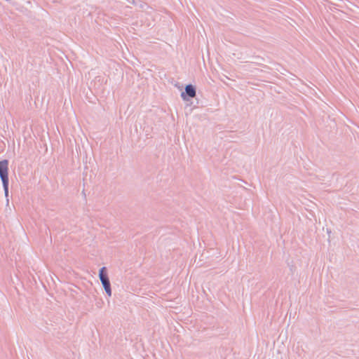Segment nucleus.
Wrapping results in <instances>:
<instances>
[{
	"label": "nucleus",
	"instance_id": "obj_1",
	"mask_svg": "<svg viewBox=\"0 0 359 359\" xmlns=\"http://www.w3.org/2000/svg\"><path fill=\"white\" fill-rule=\"evenodd\" d=\"M8 163L9 161L7 159L0 161V178L2 182L3 189L6 196H8L9 189Z\"/></svg>",
	"mask_w": 359,
	"mask_h": 359
},
{
	"label": "nucleus",
	"instance_id": "obj_2",
	"mask_svg": "<svg viewBox=\"0 0 359 359\" xmlns=\"http://www.w3.org/2000/svg\"><path fill=\"white\" fill-rule=\"evenodd\" d=\"M196 95V88L192 84H187L185 86L184 91L181 93V97L183 100L189 101Z\"/></svg>",
	"mask_w": 359,
	"mask_h": 359
},
{
	"label": "nucleus",
	"instance_id": "obj_3",
	"mask_svg": "<svg viewBox=\"0 0 359 359\" xmlns=\"http://www.w3.org/2000/svg\"><path fill=\"white\" fill-rule=\"evenodd\" d=\"M99 278L101 282L104 281V280L109 279L107 273V269L105 266H103L100 269Z\"/></svg>",
	"mask_w": 359,
	"mask_h": 359
},
{
	"label": "nucleus",
	"instance_id": "obj_4",
	"mask_svg": "<svg viewBox=\"0 0 359 359\" xmlns=\"http://www.w3.org/2000/svg\"><path fill=\"white\" fill-rule=\"evenodd\" d=\"M101 283H102V285L107 294L109 297H111V283H110L109 279L104 280V281H102Z\"/></svg>",
	"mask_w": 359,
	"mask_h": 359
},
{
	"label": "nucleus",
	"instance_id": "obj_5",
	"mask_svg": "<svg viewBox=\"0 0 359 359\" xmlns=\"http://www.w3.org/2000/svg\"><path fill=\"white\" fill-rule=\"evenodd\" d=\"M129 4H131L133 5H135L136 4V1L135 0H126Z\"/></svg>",
	"mask_w": 359,
	"mask_h": 359
}]
</instances>
